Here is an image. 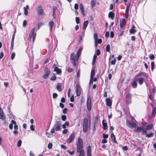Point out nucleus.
Wrapping results in <instances>:
<instances>
[{"label":"nucleus","mask_w":156,"mask_h":156,"mask_svg":"<svg viewBox=\"0 0 156 156\" xmlns=\"http://www.w3.org/2000/svg\"><path fill=\"white\" fill-rule=\"evenodd\" d=\"M77 152L80 153L79 156H84V151L83 149V141L80 137L78 138L76 142Z\"/></svg>","instance_id":"1"},{"label":"nucleus","mask_w":156,"mask_h":156,"mask_svg":"<svg viewBox=\"0 0 156 156\" xmlns=\"http://www.w3.org/2000/svg\"><path fill=\"white\" fill-rule=\"evenodd\" d=\"M141 75H142L144 77H146L147 78L148 77V74L144 72H141L139 73L138 74L136 75L134 78H136V81L138 82V83L140 85H142L144 80V78L142 77H139Z\"/></svg>","instance_id":"2"},{"label":"nucleus","mask_w":156,"mask_h":156,"mask_svg":"<svg viewBox=\"0 0 156 156\" xmlns=\"http://www.w3.org/2000/svg\"><path fill=\"white\" fill-rule=\"evenodd\" d=\"M82 125L83 131L84 132H87L88 130V128L90 126V119L88 120L87 118H84L83 120Z\"/></svg>","instance_id":"3"},{"label":"nucleus","mask_w":156,"mask_h":156,"mask_svg":"<svg viewBox=\"0 0 156 156\" xmlns=\"http://www.w3.org/2000/svg\"><path fill=\"white\" fill-rule=\"evenodd\" d=\"M132 94H131L127 93L126 96V104L129 105L132 103Z\"/></svg>","instance_id":"4"},{"label":"nucleus","mask_w":156,"mask_h":156,"mask_svg":"<svg viewBox=\"0 0 156 156\" xmlns=\"http://www.w3.org/2000/svg\"><path fill=\"white\" fill-rule=\"evenodd\" d=\"M62 124L60 121L55 122L54 126L53 128L56 131H59L62 129Z\"/></svg>","instance_id":"5"},{"label":"nucleus","mask_w":156,"mask_h":156,"mask_svg":"<svg viewBox=\"0 0 156 156\" xmlns=\"http://www.w3.org/2000/svg\"><path fill=\"white\" fill-rule=\"evenodd\" d=\"M87 110L90 111L92 108L91 106V99L90 96L88 97L87 103Z\"/></svg>","instance_id":"6"},{"label":"nucleus","mask_w":156,"mask_h":156,"mask_svg":"<svg viewBox=\"0 0 156 156\" xmlns=\"http://www.w3.org/2000/svg\"><path fill=\"white\" fill-rule=\"evenodd\" d=\"M11 122L12 123H13L14 125V128L15 130L13 131V134L15 135L18 134V131H17V130L18 129V126L16 124V122L14 120H11Z\"/></svg>","instance_id":"7"},{"label":"nucleus","mask_w":156,"mask_h":156,"mask_svg":"<svg viewBox=\"0 0 156 156\" xmlns=\"http://www.w3.org/2000/svg\"><path fill=\"white\" fill-rule=\"evenodd\" d=\"M44 72L45 74L44 75L42 76V78L44 79H46L48 77L49 75L51 73L50 70L47 67H45L44 68Z\"/></svg>","instance_id":"8"},{"label":"nucleus","mask_w":156,"mask_h":156,"mask_svg":"<svg viewBox=\"0 0 156 156\" xmlns=\"http://www.w3.org/2000/svg\"><path fill=\"white\" fill-rule=\"evenodd\" d=\"M126 123L128 126L129 127H135L137 125L136 123L133 121H130L128 119L126 120Z\"/></svg>","instance_id":"9"},{"label":"nucleus","mask_w":156,"mask_h":156,"mask_svg":"<svg viewBox=\"0 0 156 156\" xmlns=\"http://www.w3.org/2000/svg\"><path fill=\"white\" fill-rule=\"evenodd\" d=\"M154 125L152 124H151L147 125L146 127V129L144 131H143V134H146L147 133V130H150L153 129Z\"/></svg>","instance_id":"10"},{"label":"nucleus","mask_w":156,"mask_h":156,"mask_svg":"<svg viewBox=\"0 0 156 156\" xmlns=\"http://www.w3.org/2000/svg\"><path fill=\"white\" fill-rule=\"evenodd\" d=\"M76 95L79 96L81 94V88L80 84L78 83L76 85Z\"/></svg>","instance_id":"11"},{"label":"nucleus","mask_w":156,"mask_h":156,"mask_svg":"<svg viewBox=\"0 0 156 156\" xmlns=\"http://www.w3.org/2000/svg\"><path fill=\"white\" fill-rule=\"evenodd\" d=\"M75 135L74 133H72L70 136L69 138L67 140L66 142L68 143H71L74 140Z\"/></svg>","instance_id":"12"},{"label":"nucleus","mask_w":156,"mask_h":156,"mask_svg":"<svg viewBox=\"0 0 156 156\" xmlns=\"http://www.w3.org/2000/svg\"><path fill=\"white\" fill-rule=\"evenodd\" d=\"M126 20L124 19H122V20H120V26L121 28L123 30L125 29V27L126 25Z\"/></svg>","instance_id":"13"},{"label":"nucleus","mask_w":156,"mask_h":156,"mask_svg":"<svg viewBox=\"0 0 156 156\" xmlns=\"http://www.w3.org/2000/svg\"><path fill=\"white\" fill-rule=\"evenodd\" d=\"M35 30V27H34L31 30L29 34V36L28 37V40L30 42H31L32 38V36L34 34Z\"/></svg>","instance_id":"14"},{"label":"nucleus","mask_w":156,"mask_h":156,"mask_svg":"<svg viewBox=\"0 0 156 156\" xmlns=\"http://www.w3.org/2000/svg\"><path fill=\"white\" fill-rule=\"evenodd\" d=\"M37 14L42 15L44 13L42 7L41 5H39L37 8Z\"/></svg>","instance_id":"15"},{"label":"nucleus","mask_w":156,"mask_h":156,"mask_svg":"<svg viewBox=\"0 0 156 156\" xmlns=\"http://www.w3.org/2000/svg\"><path fill=\"white\" fill-rule=\"evenodd\" d=\"M130 5V3L127 6L126 8L125 16V17L126 19H127L129 17V12Z\"/></svg>","instance_id":"16"},{"label":"nucleus","mask_w":156,"mask_h":156,"mask_svg":"<svg viewBox=\"0 0 156 156\" xmlns=\"http://www.w3.org/2000/svg\"><path fill=\"white\" fill-rule=\"evenodd\" d=\"M77 57L75 55V53H72L70 56V60L71 61H76V62L78 61L79 59L77 60Z\"/></svg>","instance_id":"17"},{"label":"nucleus","mask_w":156,"mask_h":156,"mask_svg":"<svg viewBox=\"0 0 156 156\" xmlns=\"http://www.w3.org/2000/svg\"><path fill=\"white\" fill-rule=\"evenodd\" d=\"M131 84L133 88H136L137 87V81L136 78H134L133 81L131 82Z\"/></svg>","instance_id":"18"},{"label":"nucleus","mask_w":156,"mask_h":156,"mask_svg":"<svg viewBox=\"0 0 156 156\" xmlns=\"http://www.w3.org/2000/svg\"><path fill=\"white\" fill-rule=\"evenodd\" d=\"M106 101V105L108 107H110L112 106V100H111L110 98H107L105 99Z\"/></svg>","instance_id":"19"},{"label":"nucleus","mask_w":156,"mask_h":156,"mask_svg":"<svg viewBox=\"0 0 156 156\" xmlns=\"http://www.w3.org/2000/svg\"><path fill=\"white\" fill-rule=\"evenodd\" d=\"M110 133H111V137L112 140L115 143H117V141L116 140L114 134L113 133L112 131L110 132Z\"/></svg>","instance_id":"20"},{"label":"nucleus","mask_w":156,"mask_h":156,"mask_svg":"<svg viewBox=\"0 0 156 156\" xmlns=\"http://www.w3.org/2000/svg\"><path fill=\"white\" fill-rule=\"evenodd\" d=\"M80 8L82 14L83 16H85V14L84 11V6L82 4H80Z\"/></svg>","instance_id":"21"},{"label":"nucleus","mask_w":156,"mask_h":156,"mask_svg":"<svg viewBox=\"0 0 156 156\" xmlns=\"http://www.w3.org/2000/svg\"><path fill=\"white\" fill-rule=\"evenodd\" d=\"M54 25L55 23L53 21H51L49 22L48 26L50 27L51 32L52 31V28Z\"/></svg>","instance_id":"22"},{"label":"nucleus","mask_w":156,"mask_h":156,"mask_svg":"<svg viewBox=\"0 0 156 156\" xmlns=\"http://www.w3.org/2000/svg\"><path fill=\"white\" fill-rule=\"evenodd\" d=\"M144 127L143 126H140L137 127L136 129L134 130L136 132H140L141 131L143 132L144 131Z\"/></svg>","instance_id":"23"},{"label":"nucleus","mask_w":156,"mask_h":156,"mask_svg":"<svg viewBox=\"0 0 156 156\" xmlns=\"http://www.w3.org/2000/svg\"><path fill=\"white\" fill-rule=\"evenodd\" d=\"M102 124L103 125V129L104 130L107 129L108 126L107 123L105 120H103L102 121Z\"/></svg>","instance_id":"24"},{"label":"nucleus","mask_w":156,"mask_h":156,"mask_svg":"<svg viewBox=\"0 0 156 156\" xmlns=\"http://www.w3.org/2000/svg\"><path fill=\"white\" fill-rule=\"evenodd\" d=\"M87 156H91V147L89 145L87 149Z\"/></svg>","instance_id":"25"},{"label":"nucleus","mask_w":156,"mask_h":156,"mask_svg":"<svg viewBox=\"0 0 156 156\" xmlns=\"http://www.w3.org/2000/svg\"><path fill=\"white\" fill-rule=\"evenodd\" d=\"M29 7L28 5H27L26 7H23V10L24 11V14L27 16L28 14V10L29 9Z\"/></svg>","instance_id":"26"},{"label":"nucleus","mask_w":156,"mask_h":156,"mask_svg":"<svg viewBox=\"0 0 156 156\" xmlns=\"http://www.w3.org/2000/svg\"><path fill=\"white\" fill-rule=\"evenodd\" d=\"M135 27L134 25H133L132 26L131 28L129 30V33L130 34H134L136 32V30L135 29Z\"/></svg>","instance_id":"27"},{"label":"nucleus","mask_w":156,"mask_h":156,"mask_svg":"<svg viewBox=\"0 0 156 156\" xmlns=\"http://www.w3.org/2000/svg\"><path fill=\"white\" fill-rule=\"evenodd\" d=\"M15 33H14L12 36V41H11V49L12 50L13 48V46H14V40L15 38Z\"/></svg>","instance_id":"28"},{"label":"nucleus","mask_w":156,"mask_h":156,"mask_svg":"<svg viewBox=\"0 0 156 156\" xmlns=\"http://www.w3.org/2000/svg\"><path fill=\"white\" fill-rule=\"evenodd\" d=\"M55 71L56 72V73L58 74H60L62 73V71L61 69H59L57 67H55L54 69Z\"/></svg>","instance_id":"29"},{"label":"nucleus","mask_w":156,"mask_h":156,"mask_svg":"<svg viewBox=\"0 0 156 156\" xmlns=\"http://www.w3.org/2000/svg\"><path fill=\"white\" fill-rule=\"evenodd\" d=\"M108 16L109 17L111 18L113 20L115 16V14L114 13L110 12L108 13Z\"/></svg>","instance_id":"30"},{"label":"nucleus","mask_w":156,"mask_h":156,"mask_svg":"<svg viewBox=\"0 0 156 156\" xmlns=\"http://www.w3.org/2000/svg\"><path fill=\"white\" fill-rule=\"evenodd\" d=\"M56 89L59 91L62 90L61 84L60 83H58L56 86Z\"/></svg>","instance_id":"31"},{"label":"nucleus","mask_w":156,"mask_h":156,"mask_svg":"<svg viewBox=\"0 0 156 156\" xmlns=\"http://www.w3.org/2000/svg\"><path fill=\"white\" fill-rule=\"evenodd\" d=\"M88 24V21H85L83 24V30H85L87 28Z\"/></svg>","instance_id":"32"},{"label":"nucleus","mask_w":156,"mask_h":156,"mask_svg":"<svg viewBox=\"0 0 156 156\" xmlns=\"http://www.w3.org/2000/svg\"><path fill=\"white\" fill-rule=\"evenodd\" d=\"M82 52V50L80 49H79L77 51L76 53V56L77 57V60L79 59V57L81 54Z\"/></svg>","instance_id":"33"},{"label":"nucleus","mask_w":156,"mask_h":156,"mask_svg":"<svg viewBox=\"0 0 156 156\" xmlns=\"http://www.w3.org/2000/svg\"><path fill=\"white\" fill-rule=\"evenodd\" d=\"M156 115V107H154L152 109L151 116L154 117Z\"/></svg>","instance_id":"34"},{"label":"nucleus","mask_w":156,"mask_h":156,"mask_svg":"<svg viewBox=\"0 0 156 156\" xmlns=\"http://www.w3.org/2000/svg\"><path fill=\"white\" fill-rule=\"evenodd\" d=\"M155 67V65L154 62L152 61L151 62V70L152 72L154 70Z\"/></svg>","instance_id":"35"},{"label":"nucleus","mask_w":156,"mask_h":156,"mask_svg":"<svg viewBox=\"0 0 156 156\" xmlns=\"http://www.w3.org/2000/svg\"><path fill=\"white\" fill-rule=\"evenodd\" d=\"M95 75V70L94 69H92L90 74V78L93 79L94 76Z\"/></svg>","instance_id":"36"},{"label":"nucleus","mask_w":156,"mask_h":156,"mask_svg":"<svg viewBox=\"0 0 156 156\" xmlns=\"http://www.w3.org/2000/svg\"><path fill=\"white\" fill-rule=\"evenodd\" d=\"M0 119L3 120L5 119V117L4 115V112L0 113Z\"/></svg>","instance_id":"37"},{"label":"nucleus","mask_w":156,"mask_h":156,"mask_svg":"<svg viewBox=\"0 0 156 156\" xmlns=\"http://www.w3.org/2000/svg\"><path fill=\"white\" fill-rule=\"evenodd\" d=\"M149 57L151 60H153L155 58L154 55L152 54H151L149 55Z\"/></svg>","instance_id":"38"},{"label":"nucleus","mask_w":156,"mask_h":156,"mask_svg":"<svg viewBox=\"0 0 156 156\" xmlns=\"http://www.w3.org/2000/svg\"><path fill=\"white\" fill-rule=\"evenodd\" d=\"M96 0H92L91 2V5L93 8L96 5Z\"/></svg>","instance_id":"39"},{"label":"nucleus","mask_w":156,"mask_h":156,"mask_svg":"<svg viewBox=\"0 0 156 156\" xmlns=\"http://www.w3.org/2000/svg\"><path fill=\"white\" fill-rule=\"evenodd\" d=\"M97 56L95 54L94 56L93 59V61L92 62V64L93 65H94L95 64V63L96 61V58H97Z\"/></svg>","instance_id":"40"},{"label":"nucleus","mask_w":156,"mask_h":156,"mask_svg":"<svg viewBox=\"0 0 156 156\" xmlns=\"http://www.w3.org/2000/svg\"><path fill=\"white\" fill-rule=\"evenodd\" d=\"M146 137L147 138H150L153 135V133H150L148 134H146Z\"/></svg>","instance_id":"41"},{"label":"nucleus","mask_w":156,"mask_h":156,"mask_svg":"<svg viewBox=\"0 0 156 156\" xmlns=\"http://www.w3.org/2000/svg\"><path fill=\"white\" fill-rule=\"evenodd\" d=\"M106 51L109 52L110 51V45L109 44H108L106 47Z\"/></svg>","instance_id":"42"},{"label":"nucleus","mask_w":156,"mask_h":156,"mask_svg":"<svg viewBox=\"0 0 156 156\" xmlns=\"http://www.w3.org/2000/svg\"><path fill=\"white\" fill-rule=\"evenodd\" d=\"M98 117L97 116H96L94 118V124L95 125L98 123Z\"/></svg>","instance_id":"43"},{"label":"nucleus","mask_w":156,"mask_h":156,"mask_svg":"<svg viewBox=\"0 0 156 156\" xmlns=\"http://www.w3.org/2000/svg\"><path fill=\"white\" fill-rule=\"evenodd\" d=\"M116 62V58H114V59L112 60L111 62V65H115Z\"/></svg>","instance_id":"44"},{"label":"nucleus","mask_w":156,"mask_h":156,"mask_svg":"<svg viewBox=\"0 0 156 156\" xmlns=\"http://www.w3.org/2000/svg\"><path fill=\"white\" fill-rule=\"evenodd\" d=\"M36 33H34L33 36H32L33 37V40H32V42L33 43L35 41V40L36 38Z\"/></svg>","instance_id":"45"},{"label":"nucleus","mask_w":156,"mask_h":156,"mask_svg":"<svg viewBox=\"0 0 156 156\" xmlns=\"http://www.w3.org/2000/svg\"><path fill=\"white\" fill-rule=\"evenodd\" d=\"M62 120L64 121H65L66 119V115H63L61 116Z\"/></svg>","instance_id":"46"},{"label":"nucleus","mask_w":156,"mask_h":156,"mask_svg":"<svg viewBox=\"0 0 156 156\" xmlns=\"http://www.w3.org/2000/svg\"><path fill=\"white\" fill-rule=\"evenodd\" d=\"M22 142L21 140H18L17 143L18 147H20L21 146Z\"/></svg>","instance_id":"47"},{"label":"nucleus","mask_w":156,"mask_h":156,"mask_svg":"<svg viewBox=\"0 0 156 156\" xmlns=\"http://www.w3.org/2000/svg\"><path fill=\"white\" fill-rule=\"evenodd\" d=\"M68 109L66 108H65L62 110V112L64 114H66L67 113Z\"/></svg>","instance_id":"48"},{"label":"nucleus","mask_w":156,"mask_h":156,"mask_svg":"<svg viewBox=\"0 0 156 156\" xmlns=\"http://www.w3.org/2000/svg\"><path fill=\"white\" fill-rule=\"evenodd\" d=\"M27 22L26 20H24L23 21V26L24 27H25L27 26Z\"/></svg>","instance_id":"49"},{"label":"nucleus","mask_w":156,"mask_h":156,"mask_svg":"<svg viewBox=\"0 0 156 156\" xmlns=\"http://www.w3.org/2000/svg\"><path fill=\"white\" fill-rule=\"evenodd\" d=\"M44 24L42 22H39L38 24V29H39L40 27Z\"/></svg>","instance_id":"50"},{"label":"nucleus","mask_w":156,"mask_h":156,"mask_svg":"<svg viewBox=\"0 0 156 156\" xmlns=\"http://www.w3.org/2000/svg\"><path fill=\"white\" fill-rule=\"evenodd\" d=\"M15 56V54L14 52H13L11 56V58L12 60H13Z\"/></svg>","instance_id":"51"},{"label":"nucleus","mask_w":156,"mask_h":156,"mask_svg":"<svg viewBox=\"0 0 156 156\" xmlns=\"http://www.w3.org/2000/svg\"><path fill=\"white\" fill-rule=\"evenodd\" d=\"M80 69H79L78 70V72H77V74H76V76L78 78H79L80 77Z\"/></svg>","instance_id":"52"},{"label":"nucleus","mask_w":156,"mask_h":156,"mask_svg":"<svg viewBox=\"0 0 156 156\" xmlns=\"http://www.w3.org/2000/svg\"><path fill=\"white\" fill-rule=\"evenodd\" d=\"M52 147V144L51 143H49L48 145V147L49 149H51Z\"/></svg>","instance_id":"53"},{"label":"nucleus","mask_w":156,"mask_h":156,"mask_svg":"<svg viewBox=\"0 0 156 156\" xmlns=\"http://www.w3.org/2000/svg\"><path fill=\"white\" fill-rule=\"evenodd\" d=\"M108 134H105V133L103 134V138L104 139H106L108 138Z\"/></svg>","instance_id":"54"},{"label":"nucleus","mask_w":156,"mask_h":156,"mask_svg":"<svg viewBox=\"0 0 156 156\" xmlns=\"http://www.w3.org/2000/svg\"><path fill=\"white\" fill-rule=\"evenodd\" d=\"M67 71L68 72L70 73L73 71V69L69 67L68 68Z\"/></svg>","instance_id":"55"},{"label":"nucleus","mask_w":156,"mask_h":156,"mask_svg":"<svg viewBox=\"0 0 156 156\" xmlns=\"http://www.w3.org/2000/svg\"><path fill=\"white\" fill-rule=\"evenodd\" d=\"M96 41L97 43L98 44H101L102 43V40L101 39H98Z\"/></svg>","instance_id":"56"},{"label":"nucleus","mask_w":156,"mask_h":156,"mask_svg":"<svg viewBox=\"0 0 156 156\" xmlns=\"http://www.w3.org/2000/svg\"><path fill=\"white\" fill-rule=\"evenodd\" d=\"M13 124L11 123L9 125V129L11 130H12L13 129Z\"/></svg>","instance_id":"57"},{"label":"nucleus","mask_w":156,"mask_h":156,"mask_svg":"<svg viewBox=\"0 0 156 156\" xmlns=\"http://www.w3.org/2000/svg\"><path fill=\"white\" fill-rule=\"evenodd\" d=\"M94 39H95V41H96V40L98 39V35H97V34H96V33H94Z\"/></svg>","instance_id":"58"},{"label":"nucleus","mask_w":156,"mask_h":156,"mask_svg":"<svg viewBox=\"0 0 156 156\" xmlns=\"http://www.w3.org/2000/svg\"><path fill=\"white\" fill-rule=\"evenodd\" d=\"M68 132V130L66 129H64L62 131V133L64 134H66Z\"/></svg>","instance_id":"59"},{"label":"nucleus","mask_w":156,"mask_h":156,"mask_svg":"<svg viewBox=\"0 0 156 156\" xmlns=\"http://www.w3.org/2000/svg\"><path fill=\"white\" fill-rule=\"evenodd\" d=\"M76 22L77 24H78L80 23L79 18L78 17H76Z\"/></svg>","instance_id":"60"},{"label":"nucleus","mask_w":156,"mask_h":156,"mask_svg":"<svg viewBox=\"0 0 156 156\" xmlns=\"http://www.w3.org/2000/svg\"><path fill=\"white\" fill-rule=\"evenodd\" d=\"M58 95L56 93H54L53 94L52 96L53 98H55L58 96Z\"/></svg>","instance_id":"61"},{"label":"nucleus","mask_w":156,"mask_h":156,"mask_svg":"<svg viewBox=\"0 0 156 156\" xmlns=\"http://www.w3.org/2000/svg\"><path fill=\"white\" fill-rule=\"evenodd\" d=\"M56 77L55 76H52L50 78V80H56Z\"/></svg>","instance_id":"62"},{"label":"nucleus","mask_w":156,"mask_h":156,"mask_svg":"<svg viewBox=\"0 0 156 156\" xmlns=\"http://www.w3.org/2000/svg\"><path fill=\"white\" fill-rule=\"evenodd\" d=\"M100 54V51L99 49H98L96 50V55H99Z\"/></svg>","instance_id":"63"},{"label":"nucleus","mask_w":156,"mask_h":156,"mask_svg":"<svg viewBox=\"0 0 156 156\" xmlns=\"http://www.w3.org/2000/svg\"><path fill=\"white\" fill-rule=\"evenodd\" d=\"M30 129L32 131H34V127L33 125L32 124L31 125V126H30Z\"/></svg>","instance_id":"64"}]
</instances>
